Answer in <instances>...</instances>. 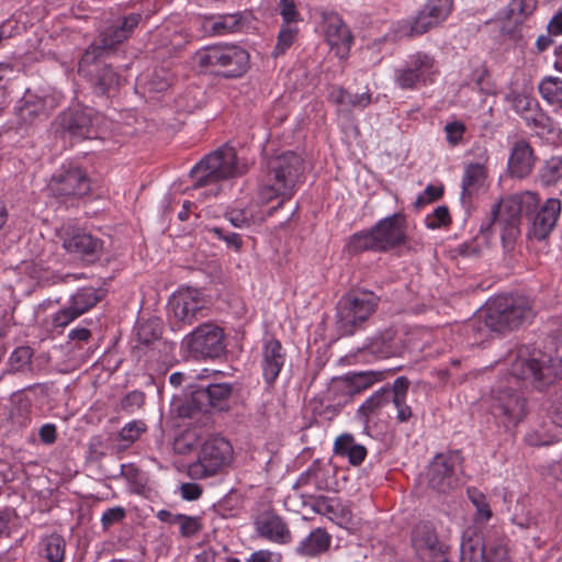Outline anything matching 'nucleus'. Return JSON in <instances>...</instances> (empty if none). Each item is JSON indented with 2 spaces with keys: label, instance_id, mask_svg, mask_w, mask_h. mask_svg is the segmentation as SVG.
Wrapping results in <instances>:
<instances>
[{
  "label": "nucleus",
  "instance_id": "nucleus-1",
  "mask_svg": "<svg viewBox=\"0 0 562 562\" xmlns=\"http://www.w3.org/2000/svg\"><path fill=\"white\" fill-rule=\"evenodd\" d=\"M557 351L552 357L537 349L530 353L520 349L510 373L492 387V413L505 427L517 426L527 415V400L517 390L520 384L541 391L562 376V325Z\"/></svg>",
  "mask_w": 562,
  "mask_h": 562
},
{
  "label": "nucleus",
  "instance_id": "nucleus-2",
  "mask_svg": "<svg viewBox=\"0 0 562 562\" xmlns=\"http://www.w3.org/2000/svg\"><path fill=\"white\" fill-rule=\"evenodd\" d=\"M535 316L531 301L526 296H498L468 324L474 337H488L491 333L505 334L518 328Z\"/></svg>",
  "mask_w": 562,
  "mask_h": 562
},
{
  "label": "nucleus",
  "instance_id": "nucleus-3",
  "mask_svg": "<svg viewBox=\"0 0 562 562\" xmlns=\"http://www.w3.org/2000/svg\"><path fill=\"white\" fill-rule=\"evenodd\" d=\"M539 203L540 196L533 191H524L506 196L492 206L485 231H498L503 247L512 249L520 235L521 214L535 212Z\"/></svg>",
  "mask_w": 562,
  "mask_h": 562
},
{
  "label": "nucleus",
  "instance_id": "nucleus-4",
  "mask_svg": "<svg viewBox=\"0 0 562 562\" xmlns=\"http://www.w3.org/2000/svg\"><path fill=\"white\" fill-rule=\"evenodd\" d=\"M268 183L259 189L260 202L268 203L274 196L290 198L303 172V160L293 151L283 153L268 161Z\"/></svg>",
  "mask_w": 562,
  "mask_h": 562
},
{
  "label": "nucleus",
  "instance_id": "nucleus-5",
  "mask_svg": "<svg viewBox=\"0 0 562 562\" xmlns=\"http://www.w3.org/2000/svg\"><path fill=\"white\" fill-rule=\"evenodd\" d=\"M248 170L245 161L240 160L234 147L225 145L205 156L192 170L194 188H202L221 180L240 177Z\"/></svg>",
  "mask_w": 562,
  "mask_h": 562
},
{
  "label": "nucleus",
  "instance_id": "nucleus-6",
  "mask_svg": "<svg viewBox=\"0 0 562 562\" xmlns=\"http://www.w3.org/2000/svg\"><path fill=\"white\" fill-rule=\"evenodd\" d=\"M379 297L371 291L353 290L336 305V326L341 336H351L375 312Z\"/></svg>",
  "mask_w": 562,
  "mask_h": 562
},
{
  "label": "nucleus",
  "instance_id": "nucleus-7",
  "mask_svg": "<svg viewBox=\"0 0 562 562\" xmlns=\"http://www.w3.org/2000/svg\"><path fill=\"white\" fill-rule=\"evenodd\" d=\"M248 53L236 45H211L196 50L193 63L226 78H237L248 69Z\"/></svg>",
  "mask_w": 562,
  "mask_h": 562
},
{
  "label": "nucleus",
  "instance_id": "nucleus-8",
  "mask_svg": "<svg viewBox=\"0 0 562 562\" xmlns=\"http://www.w3.org/2000/svg\"><path fill=\"white\" fill-rule=\"evenodd\" d=\"M233 460V447L223 437L204 441L198 459L189 464L188 475L193 480H204L218 474Z\"/></svg>",
  "mask_w": 562,
  "mask_h": 562
},
{
  "label": "nucleus",
  "instance_id": "nucleus-9",
  "mask_svg": "<svg viewBox=\"0 0 562 562\" xmlns=\"http://www.w3.org/2000/svg\"><path fill=\"white\" fill-rule=\"evenodd\" d=\"M60 127L77 139H104L109 131L106 117L91 108L69 109L59 116Z\"/></svg>",
  "mask_w": 562,
  "mask_h": 562
},
{
  "label": "nucleus",
  "instance_id": "nucleus-10",
  "mask_svg": "<svg viewBox=\"0 0 562 562\" xmlns=\"http://www.w3.org/2000/svg\"><path fill=\"white\" fill-rule=\"evenodd\" d=\"M232 392L233 386L229 383H214L198 387L178 406V416L193 418L200 413H210L212 409L226 411Z\"/></svg>",
  "mask_w": 562,
  "mask_h": 562
},
{
  "label": "nucleus",
  "instance_id": "nucleus-11",
  "mask_svg": "<svg viewBox=\"0 0 562 562\" xmlns=\"http://www.w3.org/2000/svg\"><path fill=\"white\" fill-rule=\"evenodd\" d=\"M224 337L222 327L204 323L186 335L181 346L193 359H216L225 351Z\"/></svg>",
  "mask_w": 562,
  "mask_h": 562
},
{
  "label": "nucleus",
  "instance_id": "nucleus-12",
  "mask_svg": "<svg viewBox=\"0 0 562 562\" xmlns=\"http://www.w3.org/2000/svg\"><path fill=\"white\" fill-rule=\"evenodd\" d=\"M103 54L100 48L88 47L83 53L78 71L86 78L93 92L98 95H104L119 86V75L113 68L102 60Z\"/></svg>",
  "mask_w": 562,
  "mask_h": 562
},
{
  "label": "nucleus",
  "instance_id": "nucleus-13",
  "mask_svg": "<svg viewBox=\"0 0 562 562\" xmlns=\"http://www.w3.org/2000/svg\"><path fill=\"white\" fill-rule=\"evenodd\" d=\"M48 190L58 198H80L90 191V182L81 168L68 165L52 176Z\"/></svg>",
  "mask_w": 562,
  "mask_h": 562
},
{
  "label": "nucleus",
  "instance_id": "nucleus-14",
  "mask_svg": "<svg viewBox=\"0 0 562 562\" xmlns=\"http://www.w3.org/2000/svg\"><path fill=\"white\" fill-rule=\"evenodd\" d=\"M63 247L70 254H74L87 261L98 259L103 249L101 239L92 236L90 233L70 224L63 225L60 229Z\"/></svg>",
  "mask_w": 562,
  "mask_h": 562
},
{
  "label": "nucleus",
  "instance_id": "nucleus-15",
  "mask_svg": "<svg viewBox=\"0 0 562 562\" xmlns=\"http://www.w3.org/2000/svg\"><path fill=\"white\" fill-rule=\"evenodd\" d=\"M172 311V326L181 330L184 326L193 324L198 319V314L205 306L203 294L198 289H181L170 302Z\"/></svg>",
  "mask_w": 562,
  "mask_h": 562
},
{
  "label": "nucleus",
  "instance_id": "nucleus-16",
  "mask_svg": "<svg viewBox=\"0 0 562 562\" xmlns=\"http://www.w3.org/2000/svg\"><path fill=\"white\" fill-rule=\"evenodd\" d=\"M461 463L458 451L437 454L430 463L427 477L430 488L438 493H447L458 485L457 468Z\"/></svg>",
  "mask_w": 562,
  "mask_h": 562
},
{
  "label": "nucleus",
  "instance_id": "nucleus-17",
  "mask_svg": "<svg viewBox=\"0 0 562 562\" xmlns=\"http://www.w3.org/2000/svg\"><path fill=\"white\" fill-rule=\"evenodd\" d=\"M412 544L423 562H447L446 546L439 541L431 522L422 521L414 527Z\"/></svg>",
  "mask_w": 562,
  "mask_h": 562
},
{
  "label": "nucleus",
  "instance_id": "nucleus-18",
  "mask_svg": "<svg viewBox=\"0 0 562 562\" xmlns=\"http://www.w3.org/2000/svg\"><path fill=\"white\" fill-rule=\"evenodd\" d=\"M435 60L425 53H417L409 57L406 64L396 69L395 82L401 89H416L425 85L432 74Z\"/></svg>",
  "mask_w": 562,
  "mask_h": 562
},
{
  "label": "nucleus",
  "instance_id": "nucleus-19",
  "mask_svg": "<svg viewBox=\"0 0 562 562\" xmlns=\"http://www.w3.org/2000/svg\"><path fill=\"white\" fill-rule=\"evenodd\" d=\"M142 19L139 13H131L128 15L119 18L112 24L104 27L100 33V41L98 44H92L89 47L100 48V54H106L112 50L116 45L126 41L137 27Z\"/></svg>",
  "mask_w": 562,
  "mask_h": 562
},
{
  "label": "nucleus",
  "instance_id": "nucleus-20",
  "mask_svg": "<svg viewBox=\"0 0 562 562\" xmlns=\"http://www.w3.org/2000/svg\"><path fill=\"white\" fill-rule=\"evenodd\" d=\"M373 229L380 244V252L389 251L406 241L407 224L403 213L380 220Z\"/></svg>",
  "mask_w": 562,
  "mask_h": 562
},
{
  "label": "nucleus",
  "instance_id": "nucleus-21",
  "mask_svg": "<svg viewBox=\"0 0 562 562\" xmlns=\"http://www.w3.org/2000/svg\"><path fill=\"white\" fill-rule=\"evenodd\" d=\"M322 19L327 43L336 49V55L345 57L352 44L350 30L336 12H323Z\"/></svg>",
  "mask_w": 562,
  "mask_h": 562
},
{
  "label": "nucleus",
  "instance_id": "nucleus-22",
  "mask_svg": "<svg viewBox=\"0 0 562 562\" xmlns=\"http://www.w3.org/2000/svg\"><path fill=\"white\" fill-rule=\"evenodd\" d=\"M561 209L562 205L559 199H547L532 217L529 236L537 240L546 239L555 227Z\"/></svg>",
  "mask_w": 562,
  "mask_h": 562
},
{
  "label": "nucleus",
  "instance_id": "nucleus-23",
  "mask_svg": "<svg viewBox=\"0 0 562 562\" xmlns=\"http://www.w3.org/2000/svg\"><path fill=\"white\" fill-rule=\"evenodd\" d=\"M255 529L261 538L276 543H288L291 532L283 519L273 512L266 510L255 519Z\"/></svg>",
  "mask_w": 562,
  "mask_h": 562
},
{
  "label": "nucleus",
  "instance_id": "nucleus-24",
  "mask_svg": "<svg viewBox=\"0 0 562 562\" xmlns=\"http://www.w3.org/2000/svg\"><path fill=\"white\" fill-rule=\"evenodd\" d=\"M284 362L285 352L281 342L274 338L265 340L261 350V369L268 384H272L277 380Z\"/></svg>",
  "mask_w": 562,
  "mask_h": 562
},
{
  "label": "nucleus",
  "instance_id": "nucleus-25",
  "mask_svg": "<svg viewBox=\"0 0 562 562\" xmlns=\"http://www.w3.org/2000/svg\"><path fill=\"white\" fill-rule=\"evenodd\" d=\"M536 157L533 149L526 139L514 143L508 158V172L512 177L522 179L533 169Z\"/></svg>",
  "mask_w": 562,
  "mask_h": 562
},
{
  "label": "nucleus",
  "instance_id": "nucleus-26",
  "mask_svg": "<svg viewBox=\"0 0 562 562\" xmlns=\"http://www.w3.org/2000/svg\"><path fill=\"white\" fill-rule=\"evenodd\" d=\"M485 543L475 527L464 530L461 541V562H485Z\"/></svg>",
  "mask_w": 562,
  "mask_h": 562
},
{
  "label": "nucleus",
  "instance_id": "nucleus-27",
  "mask_svg": "<svg viewBox=\"0 0 562 562\" xmlns=\"http://www.w3.org/2000/svg\"><path fill=\"white\" fill-rule=\"evenodd\" d=\"M313 509L322 515H327L331 520L338 524H347L351 520V510L349 506L342 504L338 498L318 496L314 498Z\"/></svg>",
  "mask_w": 562,
  "mask_h": 562
},
{
  "label": "nucleus",
  "instance_id": "nucleus-28",
  "mask_svg": "<svg viewBox=\"0 0 562 562\" xmlns=\"http://www.w3.org/2000/svg\"><path fill=\"white\" fill-rule=\"evenodd\" d=\"M328 100L339 106L341 111H350L355 108L364 109L372 102L368 91L351 94L342 87H333L328 93Z\"/></svg>",
  "mask_w": 562,
  "mask_h": 562
},
{
  "label": "nucleus",
  "instance_id": "nucleus-29",
  "mask_svg": "<svg viewBox=\"0 0 562 562\" xmlns=\"http://www.w3.org/2000/svg\"><path fill=\"white\" fill-rule=\"evenodd\" d=\"M295 486L306 488V491L302 493L303 497H313L314 492L329 488V484L325 479V470L318 462H314L305 472L300 475Z\"/></svg>",
  "mask_w": 562,
  "mask_h": 562
},
{
  "label": "nucleus",
  "instance_id": "nucleus-30",
  "mask_svg": "<svg viewBox=\"0 0 562 562\" xmlns=\"http://www.w3.org/2000/svg\"><path fill=\"white\" fill-rule=\"evenodd\" d=\"M241 16L235 14H222L206 16L202 23L204 32L212 36H222L237 31Z\"/></svg>",
  "mask_w": 562,
  "mask_h": 562
},
{
  "label": "nucleus",
  "instance_id": "nucleus-31",
  "mask_svg": "<svg viewBox=\"0 0 562 562\" xmlns=\"http://www.w3.org/2000/svg\"><path fill=\"white\" fill-rule=\"evenodd\" d=\"M330 535L322 528L313 530L297 547V553L306 557H314L328 550Z\"/></svg>",
  "mask_w": 562,
  "mask_h": 562
},
{
  "label": "nucleus",
  "instance_id": "nucleus-32",
  "mask_svg": "<svg viewBox=\"0 0 562 562\" xmlns=\"http://www.w3.org/2000/svg\"><path fill=\"white\" fill-rule=\"evenodd\" d=\"M486 178L485 169L480 164H470L464 170L462 178V194L461 200L463 203L470 201L471 198L484 184Z\"/></svg>",
  "mask_w": 562,
  "mask_h": 562
},
{
  "label": "nucleus",
  "instance_id": "nucleus-33",
  "mask_svg": "<svg viewBox=\"0 0 562 562\" xmlns=\"http://www.w3.org/2000/svg\"><path fill=\"white\" fill-rule=\"evenodd\" d=\"M103 299L102 290L81 288L69 300V305L80 316L95 306Z\"/></svg>",
  "mask_w": 562,
  "mask_h": 562
},
{
  "label": "nucleus",
  "instance_id": "nucleus-34",
  "mask_svg": "<svg viewBox=\"0 0 562 562\" xmlns=\"http://www.w3.org/2000/svg\"><path fill=\"white\" fill-rule=\"evenodd\" d=\"M542 99L558 110H562V79L554 76L544 77L538 85Z\"/></svg>",
  "mask_w": 562,
  "mask_h": 562
},
{
  "label": "nucleus",
  "instance_id": "nucleus-35",
  "mask_svg": "<svg viewBox=\"0 0 562 562\" xmlns=\"http://www.w3.org/2000/svg\"><path fill=\"white\" fill-rule=\"evenodd\" d=\"M347 249L350 254L356 255L363 251H379L380 244L374 233L373 227L368 231H362L353 234L348 244Z\"/></svg>",
  "mask_w": 562,
  "mask_h": 562
},
{
  "label": "nucleus",
  "instance_id": "nucleus-36",
  "mask_svg": "<svg viewBox=\"0 0 562 562\" xmlns=\"http://www.w3.org/2000/svg\"><path fill=\"white\" fill-rule=\"evenodd\" d=\"M538 0H512L505 18L514 24H522L536 10Z\"/></svg>",
  "mask_w": 562,
  "mask_h": 562
},
{
  "label": "nucleus",
  "instance_id": "nucleus-37",
  "mask_svg": "<svg viewBox=\"0 0 562 562\" xmlns=\"http://www.w3.org/2000/svg\"><path fill=\"white\" fill-rule=\"evenodd\" d=\"M539 180L543 187L555 186L562 180V156H553L544 161L539 170Z\"/></svg>",
  "mask_w": 562,
  "mask_h": 562
},
{
  "label": "nucleus",
  "instance_id": "nucleus-38",
  "mask_svg": "<svg viewBox=\"0 0 562 562\" xmlns=\"http://www.w3.org/2000/svg\"><path fill=\"white\" fill-rule=\"evenodd\" d=\"M390 402L391 392L389 389H381L359 407L358 413L368 422L371 415L378 414Z\"/></svg>",
  "mask_w": 562,
  "mask_h": 562
},
{
  "label": "nucleus",
  "instance_id": "nucleus-39",
  "mask_svg": "<svg viewBox=\"0 0 562 562\" xmlns=\"http://www.w3.org/2000/svg\"><path fill=\"white\" fill-rule=\"evenodd\" d=\"M33 356L34 351L29 346H20L15 348L9 357L8 371L15 373L31 370Z\"/></svg>",
  "mask_w": 562,
  "mask_h": 562
},
{
  "label": "nucleus",
  "instance_id": "nucleus-40",
  "mask_svg": "<svg viewBox=\"0 0 562 562\" xmlns=\"http://www.w3.org/2000/svg\"><path fill=\"white\" fill-rule=\"evenodd\" d=\"M299 35V26L294 24H281L277 37V44L273 48L272 56L279 57L293 45Z\"/></svg>",
  "mask_w": 562,
  "mask_h": 562
},
{
  "label": "nucleus",
  "instance_id": "nucleus-41",
  "mask_svg": "<svg viewBox=\"0 0 562 562\" xmlns=\"http://www.w3.org/2000/svg\"><path fill=\"white\" fill-rule=\"evenodd\" d=\"M393 337L390 333H385L375 337H372L364 347L370 353L376 358H389L394 355L393 349Z\"/></svg>",
  "mask_w": 562,
  "mask_h": 562
},
{
  "label": "nucleus",
  "instance_id": "nucleus-42",
  "mask_svg": "<svg viewBox=\"0 0 562 562\" xmlns=\"http://www.w3.org/2000/svg\"><path fill=\"white\" fill-rule=\"evenodd\" d=\"M383 379V371H360L347 376V380L356 392H361Z\"/></svg>",
  "mask_w": 562,
  "mask_h": 562
},
{
  "label": "nucleus",
  "instance_id": "nucleus-43",
  "mask_svg": "<svg viewBox=\"0 0 562 562\" xmlns=\"http://www.w3.org/2000/svg\"><path fill=\"white\" fill-rule=\"evenodd\" d=\"M468 496L476 509L475 521L486 522L492 517V509L485 495L477 488L472 487L468 490Z\"/></svg>",
  "mask_w": 562,
  "mask_h": 562
},
{
  "label": "nucleus",
  "instance_id": "nucleus-44",
  "mask_svg": "<svg viewBox=\"0 0 562 562\" xmlns=\"http://www.w3.org/2000/svg\"><path fill=\"white\" fill-rule=\"evenodd\" d=\"M45 557L49 562H63L65 558V540L59 535H50L44 540Z\"/></svg>",
  "mask_w": 562,
  "mask_h": 562
},
{
  "label": "nucleus",
  "instance_id": "nucleus-45",
  "mask_svg": "<svg viewBox=\"0 0 562 562\" xmlns=\"http://www.w3.org/2000/svg\"><path fill=\"white\" fill-rule=\"evenodd\" d=\"M424 9L440 24L450 15L453 9V0H428Z\"/></svg>",
  "mask_w": 562,
  "mask_h": 562
},
{
  "label": "nucleus",
  "instance_id": "nucleus-46",
  "mask_svg": "<svg viewBox=\"0 0 562 562\" xmlns=\"http://www.w3.org/2000/svg\"><path fill=\"white\" fill-rule=\"evenodd\" d=\"M521 119L528 126L535 128H547L550 125V119L540 108L539 102L531 104V109Z\"/></svg>",
  "mask_w": 562,
  "mask_h": 562
},
{
  "label": "nucleus",
  "instance_id": "nucleus-47",
  "mask_svg": "<svg viewBox=\"0 0 562 562\" xmlns=\"http://www.w3.org/2000/svg\"><path fill=\"white\" fill-rule=\"evenodd\" d=\"M172 76L164 68L155 69L149 76L146 85L149 91L162 92L166 91L171 85Z\"/></svg>",
  "mask_w": 562,
  "mask_h": 562
},
{
  "label": "nucleus",
  "instance_id": "nucleus-48",
  "mask_svg": "<svg viewBox=\"0 0 562 562\" xmlns=\"http://www.w3.org/2000/svg\"><path fill=\"white\" fill-rule=\"evenodd\" d=\"M177 524L180 528V533L184 538L196 536L202 530V522L200 517L187 516L178 514Z\"/></svg>",
  "mask_w": 562,
  "mask_h": 562
},
{
  "label": "nucleus",
  "instance_id": "nucleus-49",
  "mask_svg": "<svg viewBox=\"0 0 562 562\" xmlns=\"http://www.w3.org/2000/svg\"><path fill=\"white\" fill-rule=\"evenodd\" d=\"M278 10L282 18V24L297 25L303 20L294 0H280Z\"/></svg>",
  "mask_w": 562,
  "mask_h": 562
},
{
  "label": "nucleus",
  "instance_id": "nucleus-50",
  "mask_svg": "<svg viewBox=\"0 0 562 562\" xmlns=\"http://www.w3.org/2000/svg\"><path fill=\"white\" fill-rule=\"evenodd\" d=\"M147 426L143 420H133L127 423L120 431V438L128 445L134 443L146 432Z\"/></svg>",
  "mask_w": 562,
  "mask_h": 562
},
{
  "label": "nucleus",
  "instance_id": "nucleus-51",
  "mask_svg": "<svg viewBox=\"0 0 562 562\" xmlns=\"http://www.w3.org/2000/svg\"><path fill=\"white\" fill-rule=\"evenodd\" d=\"M507 101L510 103L515 112L520 116L525 115V113L531 109V104L538 102L535 98L517 91H512L507 95Z\"/></svg>",
  "mask_w": 562,
  "mask_h": 562
},
{
  "label": "nucleus",
  "instance_id": "nucleus-52",
  "mask_svg": "<svg viewBox=\"0 0 562 562\" xmlns=\"http://www.w3.org/2000/svg\"><path fill=\"white\" fill-rule=\"evenodd\" d=\"M160 336V327L157 321H148L139 325L137 329L138 341L143 345H149Z\"/></svg>",
  "mask_w": 562,
  "mask_h": 562
},
{
  "label": "nucleus",
  "instance_id": "nucleus-53",
  "mask_svg": "<svg viewBox=\"0 0 562 562\" xmlns=\"http://www.w3.org/2000/svg\"><path fill=\"white\" fill-rule=\"evenodd\" d=\"M439 24L434 20L425 9L419 11L411 29L412 35H422Z\"/></svg>",
  "mask_w": 562,
  "mask_h": 562
},
{
  "label": "nucleus",
  "instance_id": "nucleus-54",
  "mask_svg": "<svg viewBox=\"0 0 562 562\" xmlns=\"http://www.w3.org/2000/svg\"><path fill=\"white\" fill-rule=\"evenodd\" d=\"M443 194L442 186L428 184L426 189L417 196L414 202L416 209H420L427 204H430L439 200Z\"/></svg>",
  "mask_w": 562,
  "mask_h": 562
},
{
  "label": "nucleus",
  "instance_id": "nucleus-55",
  "mask_svg": "<svg viewBox=\"0 0 562 562\" xmlns=\"http://www.w3.org/2000/svg\"><path fill=\"white\" fill-rule=\"evenodd\" d=\"M465 124L461 121L447 123L445 126L446 139L451 146L459 145L465 134Z\"/></svg>",
  "mask_w": 562,
  "mask_h": 562
},
{
  "label": "nucleus",
  "instance_id": "nucleus-56",
  "mask_svg": "<svg viewBox=\"0 0 562 562\" xmlns=\"http://www.w3.org/2000/svg\"><path fill=\"white\" fill-rule=\"evenodd\" d=\"M451 221L447 206H437L434 212L426 217V225L429 228H437L449 224Z\"/></svg>",
  "mask_w": 562,
  "mask_h": 562
},
{
  "label": "nucleus",
  "instance_id": "nucleus-57",
  "mask_svg": "<svg viewBox=\"0 0 562 562\" xmlns=\"http://www.w3.org/2000/svg\"><path fill=\"white\" fill-rule=\"evenodd\" d=\"M485 562H508L507 549L504 543L497 542L485 546Z\"/></svg>",
  "mask_w": 562,
  "mask_h": 562
},
{
  "label": "nucleus",
  "instance_id": "nucleus-58",
  "mask_svg": "<svg viewBox=\"0 0 562 562\" xmlns=\"http://www.w3.org/2000/svg\"><path fill=\"white\" fill-rule=\"evenodd\" d=\"M145 403V393L142 391H132L121 401V407L126 412L139 409Z\"/></svg>",
  "mask_w": 562,
  "mask_h": 562
},
{
  "label": "nucleus",
  "instance_id": "nucleus-59",
  "mask_svg": "<svg viewBox=\"0 0 562 562\" xmlns=\"http://www.w3.org/2000/svg\"><path fill=\"white\" fill-rule=\"evenodd\" d=\"M78 317H80V315L76 311H74V308L70 305H68L67 307H64L56 312L53 315L52 322L54 327L64 328Z\"/></svg>",
  "mask_w": 562,
  "mask_h": 562
},
{
  "label": "nucleus",
  "instance_id": "nucleus-60",
  "mask_svg": "<svg viewBox=\"0 0 562 562\" xmlns=\"http://www.w3.org/2000/svg\"><path fill=\"white\" fill-rule=\"evenodd\" d=\"M30 100L31 97H23L19 108V116L24 122H32L36 116L43 113L41 105L31 104Z\"/></svg>",
  "mask_w": 562,
  "mask_h": 562
},
{
  "label": "nucleus",
  "instance_id": "nucleus-61",
  "mask_svg": "<svg viewBox=\"0 0 562 562\" xmlns=\"http://www.w3.org/2000/svg\"><path fill=\"white\" fill-rule=\"evenodd\" d=\"M356 445L353 436L350 434H342L335 440L334 452L337 456L348 457Z\"/></svg>",
  "mask_w": 562,
  "mask_h": 562
},
{
  "label": "nucleus",
  "instance_id": "nucleus-62",
  "mask_svg": "<svg viewBox=\"0 0 562 562\" xmlns=\"http://www.w3.org/2000/svg\"><path fill=\"white\" fill-rule=\"evenodd\" d=\"M126 516V510L121 506H115L105 510L101 517L104 529H109L114 524L122 521Z\"/></svg>",
  "mask_w": 562,
  "mask_h": 562
},
{
  "label": "nucleus",
  "instance_id": "nucleus-63",
  "mask_svg": "<svg viewBox=\"0 0 562 562\" xmlns=\"http://www.w3.org/2000/svg\"><path fill=\"white\" fill-rule=\"evenodd\" d=\"M212 232L216 237L224 240L228 247H232L234 250L239 251L243 246V240L239 234L237 233H225L222 227H214Z\"/></svg>",
  "mask_w": 562,
  "mask_h": 562
},
{
  "label": "nucleus",
  "instance_id": "nucleus-64",
  "mask_svg": "<svg viewBox=\"0 0 562 562\" xmlns=\"http://www.w3.org/2000/svg\"><path fill=\"white\" fill-rule=\"evenodd\" d=\"M225 217L233 226L244 227L250 224L252 215L247 210H231L226 212Z\"/></svg>",
  "mask_w": 562,
  "mask_h": 562
}]
</instances>
